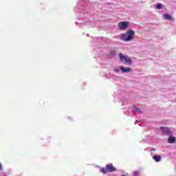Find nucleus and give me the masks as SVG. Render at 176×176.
Segmentation results:
<instances>
[{
  "mask_svg": "<svg viewBox=\"0 0 176 176\" xmlns=\"http://www.w3.org/2000/svg\"><path fill=\"white\" fill-rule=\"evenodd\" d=\"M134 35H135V32L131 30H129L126 31V34H122L120 35V38L122 39V41H124V42H130V41H133L134 38Z\"/></svg>",
  "mask_w": 176,
  "mask_h": 176,
  "instance_id": "f257e3e1",
  "label": "nucleus"
},
{
  "mask_svg": "<svg viewBox=\"0 0 176 176\" xmlns=\"http://www.w3.org/2000/svg\"><path fill=\"white\" fill-rule=\"evenodd\" d=\"M168 144H174V142H175V137L170 136L168 138Z\"/></svg>",
  "mask_w": 176,
  "mask_h": 176,
  "instance_id": "0eeeda50",
  "label": "nucleus"
},
{
  "mask_svg": "<svg viewBox=\"0 0 176 176\" xmlns=\"http://www.w3.org/2000/svg\"><path fill=\"white\" fill-rule=\"evenodd\" d=\"M119 57L120 61L124 63V64H125L126 65H131V64H133V60H131V58L130 57L127 56H123V54L122 53L119 54Z\"/></svg>",
  "mask_w": 176,
  "mask_h": 176,
  "instance_id": "7ed1b4c3",
  "label": "nucleus"
},
{
  "mask_svg": "<svg viewBox=\"0 0 176 176\" xmlns=\"http://www.w3.org/2000/svg\"><path fill=\"white\" fill-rule=\"evenodd\" d=\"M156 9H162V4H160V3H157Z\"/></svg>",
  "mask_w": 176,
  "mask_h": 176,
  "instance_id": "f8f14e48",
  "label": "nucleus"
},
{
  "mask_svg": "<svg viewBox=\"0 0 176 176\" xmlns=\"http://www.w3.org/2000/svg\"><path fill=\"white\" fill-rule=\"evenodd\" d=\"M161 130L162 131L163 134L166 135H171V131L168 127L161 126Z\"/></svg>",
  "mask_w": 176,
  "mask_h": 176,
  "instance_id": "39448f33",
  "label": "nucleus"
},
{
  "mask_svg": "<svg viewBox=\"0 0 176 176\" xmlns=\"http://www.w3.org/2000/svg\"><path fill=\"white\" fill-rule=\"evenodd\" d=\"M120 69L122 72H131V68L130 67H123V66H121Z\"/></svg>",
  "mask_w": 176,
  "mask_h": 176,
  "instance_id": "423d86ee",
  "label": "nucleus"
},
{
  "mask_svg": "<svg viewBox=\"0 0 176 176\" xmlns=\"http://www.w3.org/2000/svg\"><path fill=\"white\" fill-rule=\"evenodd\" d=\"M3 170V168L2 167V164L0 163V171H2Z\"/></svg>",
  "mask_w": 176,
  "mask_h": 176,
  "instance_id": "ddd939ff",
  "label": "nucleus"
},
{
  "mask_svg": "<svg viewBox=\"0 0 176 176\" xmlns=\"http://www.w3.org/2000/svg\"><path fill=\"white\" fill-rule=\"evenodd\" d=\"M135 109L138 113H142V111H141V110H140V109L137 108L136 107H135Z\"/></svg>",
  "mask_w": 176,
  "mask_h": 176,
  "instance_id": "9d476101",
  "label": "nucleus"
},
{
  "mask_svg": "<svg viewBox=\"0 0 176 176\" xmlns=\"http://www.w3.org/2000/svg\"><path fill=\"white\" fill-rule=\"evenodd\" d=\"M129 27V22L122 21L118 24V28L121 31H124Z\"/></svg>",
  "mask_w": 176,
  "mask_h": 176,
  "instance_id": "20e7f679",
  "label": "nucleus"
},
{
  "mask_svg": "<svg viewBox=\"0 0 176 176\" xmlns=\"http://www.w3.org/2000/svg\"><path fill=\"white\" fill-rule=\"evenodd\" d=\"M152 151H156V149H155V148H153V149H152Z\"/></svg>",
  "mask_w": 176,
  "mask_h": 176,
  "instance_id": "4468645a",
  "label": "nucleus"
},
{
  "mask_svg": "<svg viewBox=\"0 0 176 176\" xmlns=\"http://www.w3.org/2000/svg\"><path fill=\"white\" fill-rule=\"evenodd\" d=\"M101 173L102 174H107V173H113V171H116V168L113 166L112 164H109L106 165L105 168H102L100 169Z\"/></svg>",
  "mask_w": 176,
  "mask_h": 176,
  "instance_id": "f03ea898",
  "label": "nucleus"
},
{
  "mask_svg": "<svg viewBox=\"0 0 176 176\" xmlns=\"http://www.w3.org/2000/svg\"><path fill=\"white\" fill-rule=\"evenodd\" d=\"M164 19L166 20H174V19L173 18V16H170V14H164Z\"/></svg>",
  "mask_w": 176,
  "mask_h": 176,
  "instance_id": "1a4fd4ad",
  "label": "nucleus"
},
{
  "mask_svg": "<svg viewBox=\"0 0 176 176\" xmlns=\"http://www.w3.org/2000/svg\"><path fill=\"white\" fill-rule=\"evenodd\" d=\"M153 159L155 162H161V160H162V156H160V155H154V156L153 157Z\"/></svg>",
  "mask_w": 176,
  "mask_h": 176,
  "instance_id": "6e6552de",
  "label": "nucleus"
},
{
  "mask_svg": "<svg viewBox=\"0 0 176 176\" xmlns=\"http://www.w3.org/2000/svg\"><path fill=\"white\" fill-rule=\"evenodd\" d=\"M133 175L134 176H140V172L135 170L133 172Z\"/></svg>",
  "mask_w": 176,
  "mask_h": 176,
  "instance_id": "9b49d317",
  "label": "nucleus"
}]
</instances>
